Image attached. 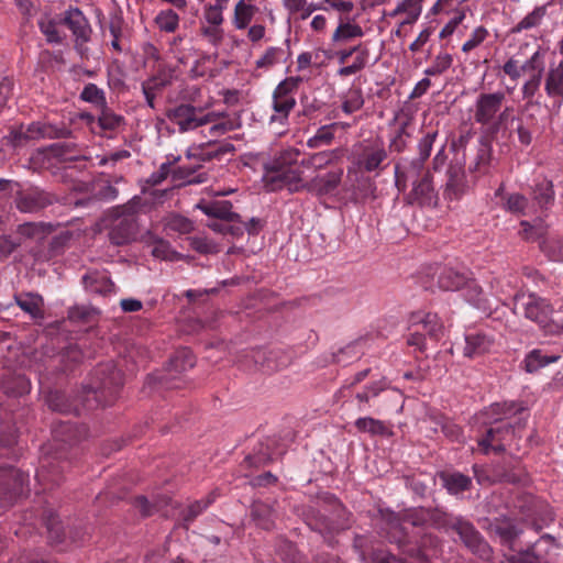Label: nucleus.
I'll return each mask as SVG.
<instances>
[{"label":"nucleus","instance_id":"f257e3e1","mask_svg":"<svg viewBox=\"0 0 563 563\" xmlns=\"http://www.w3.org/2000/svg\"><path fill=\"white\" fill-rule=\"evenodd\" d=\"M299 156V150L287 147L277 152L264 164L263 180L268 190L277 191L286 188L290 192L307 190L317 196H325L339 187L343 176L342 168L330 169L323 175L305 180L298 165Z\"/></svg>","mask_w":563,"mask_h":563},{"label":"nucleus","instance_id":"f03ea898","mask_svg":"<svg viewBox=\"0 0 563 563\" xmlns=\"http://www.w3.org/2000/svg\"><path fill=\"white\" fill-rule=\"evenodd\" d=\"M122 386L121 371L109 362L98 365L90 384L82 387L79 397L70 398L63 390L49 389L45 394V402L53 411L79 415L81 408L90 410L99 406L112 405Z\"/></svg>","mask_w":563,"mask_h":563},{"label":"nucleus","instance_id":"7ed1b4c3","mask_svg":"<svg viewBox=\"0 0 563 563\" xmlns=\"http://www.w3.org/2000/svg\"><path fill=\"white\" fill-rule=\"evenodd\" d=\"M380 514L388 528L390 542L397 543L408 558L398 560L394 554L379 550L374 552L372 563H429L421 550L410 543L406 531L407 526H438L443 522L444 514L438 509L423 507L410 508L401 512L380 510Z\"/></svg>","mask_w":563,"mask_h":563},{"label":"nucleus","instance_id":"20e7f679","mask_svg":"<svg viewBox=\"0 0 563 563\" xmlns=\"http://www.w3.org/2000/svg\"><path fill=\"white\" fill-rule=\"evenodd\" d=\"M199 93L200 88L192 86L185 97V102L166 110L167 119L177 126L179 133L210 125L209 135L219 137L241 126L239 117H231L224 111H209L211 102L196 106Z\"/></svg>","mask_w":563,"mask_h":563},{"label":"nucleus","instance_id":"39448f33","mask_svg":"<svg viewBox=\"0 0 563 563\" xmlns=\"http://www.w3.org/2000/svg\"><path fill=\"white\" fill-rule=\"evenodd\" d=\"M521 410L522 407L515 401L493 404L485 411L488 418V421H485L487 428L484 434L477 439L478 450L484 454L505 452L515 434L509 419Z\"/></svg>","mask_w":563,"mask_h":563},{"label":"nucleus","instance_id":"423d86ee","mask_svg":"<svg viewBox=\"0 0 563 563\" xmlns=\"http://www.w3.org/2000/svg\"><path fill=\"white\" fill-rule=\"evenodd\" d=\"M322 501L323 509L309 507L303 517L308 527L320 533L324 541L333 547L334 536L351 527L350 512L333 495L324 496Z\"/></svg>","mask_w":563,"mask_h":563},{"label":"nucleus","instance_id":"0eeeda50","mask_svg":"<svg viewBox=\"0 0 563 563\" xmlns=\"http://www.w3.org/2000/svg\"><path fill=\"white\" fill-rule=\"evenodd\" d=\"M506 95L503 91L481 92L474 102V121L486 129L490 137L506 130L514 121V107L504 106Z\"/></svg>","mask_w":563,"mask_h":563},{"label":"nucleus","instance_id":"6e6552de","mask_svg":"<svg viewBox=\"0 0 563 563\" xmlns=\"http://www.w3.org/2000/svg\"><path fill=\"white\" fill-rule=\"evenodd\" d=\"M60 25H65L71 31L75 37V46L80 54H84L86 43L90 41L91 26L87 18L78 9L67 10L62 18L42 19L38 22L41 32L45 35L47 42L60 44L65 38V34L59 30Z\"/></svg>","mask_w":563,"mask_h":563},{"label":"nucleus","instance_id":"1a4fd4ad","mask_svg":"<svg viewBox=\"0 0 563 563\" xmlns=\"http://www.w3.org/2000/svg\"><path fill=\"white\" fill-rule=\"evenodd\" d=\"M141 203L140 197H133L126 203L112 208L113 221L108 234L112 244L121 246L135 240L139 229L136 213Z\"/></svg>","mask_w":563,"mask_h":563},{"label":"nucleus","instance_id":"9d476101","mask_svg":"<svg viewBox=\"0 0 563 563\" xmlns=\"http://www.w3.org/2000/svg\"><path fill=\"white\" fill-rule=\"evenodd\" d=\"M388 153L380 140L361 142L353 146L352 165L361 173L379 175L387 166Z\"/></svg>","mask_w":563,"mask_h":563},{"label":"nucleus","instance_id":"9b49d317","mask_svg":"<svg viewBox=\"0 0 563 563\" xmlns=\"http://www.w3.org/2000/svg\"><path fill=\"white\" fill-rule=\"evenodd\" d=\"M443 323L437 313L427 311L411 312L408 318V330L410 331L407 343L422 351L426 346V334L439 340L443 334Z\"/></svg>","mask_w":563,"mask_h":563},{"label":"nucleus","instance_id":"f8f14e48","mask_svg":"<svg viewBox=\"0 0 563 563\" xmlns=\"http://www.w3.org/2000/svg\"><path fill=\"white\" fill-rule=\"evenodd\" d=\"M303 78L291 76L282 80L273 91L272 108L274 113L271 115V123L278 122L285 124L289 113L296 107L295 93L298 90Z\"/></svg>","mask_w":563,"mask_h":563},{"label":"nucleus","instance_id":"ddd939ff","mask_svg":"<svg viewBox=\"0 0 563 563\" xmlns=\"http://www.w3.org/2000/svg\"><path fill=\"white\" fill-rule=\"evenodd\" d=\"M29 476L12 466H0V515L24 494Z\"/></svg>","mask_w":563,"mask_h":563},{"label":"nucleus","instance_id":"4468645a","mask_svg":"<svg viewBox=\"0 0 563 563\" xmlns=\"http://www.w3.org/2000/svg\"><path fill=\"white\" fill-rule=\"evenodd\" d=\"M239 362L246 368L255 367L268 373L287 367L290 358L280 350L253 349L242 353Z\"/></svg>","mask_w":563,"mask_h":563},{"label":"nucleus","instance_id":"2eb2a0df","mask_svg":"<svg viewBox=\"0 0 563 563\" xmlns=\"http://www.w3.org/2000/svg\"><path fill=\"white\" fill-rule=\"evenodd\" d=\"M56 202L58 197L54 192L34 185L18 190L14 197L15 208L21 213L37 214Z\"/></svg>","mask_w":563,"mask_h":563},{"label":"nucleus","instance_id":"dca6fc26","mask_svg":"<svg viewBox=\"0 0 563 563\" xmlns=\"http://www.w3.org/2000/svg\"><path fill=\"white\" fill-rule=\"evenodd\" d=\"M525 68H530L529 78L521 86V96L526 101L523 110L528 111L533 106H540V102L533 100L540 90L542 78L545 70L544 54L537 49L526 62Z\"/></svg>","mask_w":563,"mask_h":563},{"label":"nucleus","instance_id":"f3484780","mask_svg":"<svg viewBox=\"0 0 563 563\" xmlns=\"http://www.w3.org/2000/svg\"><path fill=\"white\" fill-rule=\"evenodd\" d=\"M515 310L541 328L548 324L553 308L548 299L536 294H518L515 296Z\"/></svg>","mask_w":563,"mask_h":563},{"label":"nucleus","instance_id":"a211bd4d","mask_svg":"<svg viewBox=\"0 0 563 563\" xmlns=\"http://www.w3.org/2000/svg\"><path fill=\"white\" fill-rule=\"evenodd\" d=\"M417 173V179L412 181V189L406 196L408 205L420 207H435L439 195L433 185V176L430 169H422Z\"/></svg>","mask_w":563,"mask_h":563},{"label":"nucleus","instance_id":"6ab92c4d","mask_svg":"<svg viewBox=\"0 0 563 563\" xmlns=\"http://www.w3.org/2000/svg\"><path fill=\"white\" fill-rule=\"evenodd\" d=\"M452 529L472 553L482 560L490 559L493 553L490 545L470 521L456 518L452 523Z\"/></svg>","mask_w":563,"mask_h":563},{"label":"nucleus","instance_id":"aec40b11","mask_svg":"<svg viewBox=\"0 0 563 563\" xmlns=\"http://www.w3.org/2000/svg\"><path fill=\"white\" fill-rule=\"evenodd\" d=\"M66 465H68V462L63 460L62 455L57 453L55 455L45 453V455L41 457L35 478L38 485L43 487L44 492L62 483L63 472Z\"/></svg>","mask_w":563,"mask_h":563},{"label":"nucleus","instance_id":"412c9836","mask_svg":"<svg viewBox=\"0 0 563 563\" xmlns=\"http://www.w3.org/2000/svg\"><path fill=\"white\" fill-rule=\"evenodd\" d=\"M445 177L444 198L449 200L461 199L468 190L464 158L455 157L452 159L448 166Z\"/></svg>","mask_w":563,"mask_h":563},{"label":"nucleus","instance_id":"4be33fe9","mask_svg":"<svg viewBox=\"0 0 563 563\" xmlns=\"http://www.w3.org/2000/svg\"><path fill=\"white\" fill-rule=\"evenodd\" d=\"M544 91L551 101L550 112L558 114L563 104V60L549 67L544 75Z\"/></svg>","mask_w":563,"mask_h":563},{"label":"nucleus","instance_id":"5701e85b","mask_svg":"<svg viewBox=\"0 0 563 563\" xmlns=\"http://www.w3.org/2000/svg\"><path fill=\"white\" fill-rule=\"evenodd\" d=\"M553 545L554 539L550 534H544L527 550L508 556L507 561L508 563H547L545 556Z\"/></svg>","mask_w":563,"mask_h":563},{"label":"nucleus","instance_id":"b1692460","mask_svg":"<svg viewBox=\"0 0 563 563\" xmlns=\"http://www.w3.org/2000/svg\"><path fill=\"white\" fill-rule=\"evenodd\" d=\"M531 203L534 209L544 212L548 211L555 200L554 186L552 180L547 177L538 176L530 186Z\"/></svg>","mask_w":563,"mask_h":563},{"label":"nucleus","instance_id":"393cba45","mask_svg":"<svg viewBox=\"0 0 563 563\" xmlns=\"http://www.w3.org/2000/svg\"><path fill=\"white\" fill-rule=\"evenodd\" d=\"M495 347V338L492 333L476 330L466 333L464 356L474 358L489 353Z\"/></svg>","mask_w":563,"mask_h":563},{"label":"nucleus","instance_id":"a878e982","mask_svg":"<svg viewBox=\"0 0 563 563\" xmlns=\"http://www.w3.org/2000/svg\"><path fill=\"white\" fill-rule=\"evenodd\" d=\"M172 162L163 163L159 168L148 177L147 184L151 186H157L162 184L170 173L176 180H186L188 183L201 181L195 177L194 174L196 169L194 167L183 165L172 170Z\"/></svg>","mask_w":563,"mask_h":563},{"label":"nucleus","instance_id":"bb28decb","mask_svg":"<svg viewBox=\"0 0 563 563\" xmlns=\"http://www.w3.org/2000/svg\"><path fill=\"white\" fill-rule=\"evenodd\" d=\"M471 275L472 273L464 267L454 268L451 266H444L438 273L437 283L439 288L442 290L457 291L467 283V278Z\"/></svg>","mask_w":563,"mask_h":563},{"label":"nucleus","instance_id":"cd10ccee","mask_svg":"<svg viewBox=\"0 0 563 563\" xmlns=\"http://www.w3.org/2000/svg\"><path fill=\"white\" fill-rule=\"evenodd\" d=\"M426 0H402L395 9L385 13L386 16L395 19L404 15L399 20L400 26L413 25L422 13L423 2Z\"/></svg>","mask_w":563,"mask_h":563},{"label":"nucleus","instance_id":"c85d7f7f","mask_svg":"<svg viewBox=\"0 0 563 563\" xmlns=\"http://www.w3.org/2000/svg\"><path fill=\"white\" fill-rule=\"evenodd\" d=\"M197 209L201 210L208 217L217 220L241 221L240 214L232 211V203L228 200L200 201Z\"/></svg>","mask_w":563,"mask_h":563},{"label":"nucleus","instance_id":"c756f323","mask_svg":"<svg viewBox=\"0 0 563 563\" xmlns=\"http://www.w3.org/2000/svg\"><path fill=\"white\" fill-rule=\"evenodd\" d=\"M234 150L232 143L209 141L192 148L191 155L200 161L210 162L221 159L225 154L232 153Z\"/></svg>","mask_w":563,"mask_h":563},{"label":"nucleus","instance_id":"7c9ffc66","mask_svg":"<svg viewBox=\"0 0 563 563\" xmlns=\"http://www.w3.org/2000/svg\"><path fill=\"white\" fill-rule=\"evenodd\" d=\"M341 157V150H329V151H321L318 153H313L309 155L308 157H303L300 159V156L298 157V165L300 166V170L303 172V168L313 169L314 172L321 170L335 161L340 159Z\"/></svg>","mask_w":563,"mask_h":563},{"label":"nucleus","instance_id":"2f4dec72","mask_svg":"<svg viewBox=\"0 0 563 563\" xmlns=\"http://www.w3.org/2000/svg\"><path fill=\"white\" fill-rule=\"evenodd\" d=\"M15 303L33 319L44 317V299L35 292H23L14 295Z\"/></svg>","mask_w":563,"mask_h":563},{"label":"nucleus","instance_id":"473e14b6","mask_svg":"<svg viewBox=\"0 0 563 563\" xmlns=\"http://www.w3.org/2000/svg\"><path fill=\"white\" fill-rule=\"evenodd\" d=\"M493 159V146L485 139H481L474 162L468 166L471 174L487 175Z\"/></svg>","mask_w":563,"mask_h":563},{"label":"nucleus","instance_id":"72a5a7b5","mask_svg":"<svg viewBox=\"0 0 563 563\" xmlns=\"http://www.w3.org/2000/svg\"><path fill=\"white\" fill-rule=\"evenodd\" d=\"M173 79L174 69L161 64L155 71L142 82V88L159 93L172 85Z\"/></svg>","mask_w":563,"mask_h":563},{"label":"nucleus","instance_id":"f704fd0d","mask_svg":"<svg viewBox=\"0 0 563 563\" xmlns=\"http://www.w3.org/2000/svg\"><path fill=\"white\" fill-rule=\"evenodd\" d=\"M41 520L47 529L49 542L54 545L64 543L66 539L64 527L62 526L54 511L49 508L43 509L41 514Z\"/></svg>","mask_w":563,"mask_h":563},{"label":"nucleus","instance_id":"c9c22d12","mask_svg":"<svg viewBox=\"0 0 563 563\" xmlns=\"http://www.w3.org/2000/svg\"><path fill=\"white\" fill-rule=\"evenodd\" d=\"M218 496L217 490H213L205 498L191 503L186 509H184L180 512V519L184 527L187 529L198 516H200L216 501Z\"/></svg>","mask_w":563,"mask_h":563},{"label":"nucleus","instance_id":"e433bc0d","mask_svg":"<svg viewBox=\"0 0 563 563\" xmlns=\"http://www.w3.org/2000/svg\"><path fill=\"white\" fill-rule=\"evenodd\" d=\"M492 531L500 538L503 544L509 545L511 550H514L512 543L522 533L518 525L510 519L496 520L492 523Z\"/></svg>","mask_w":563,"mask_h":563},{"label":"nucleus","instance_id":"4c0bfd02","mask_svg":"<svg viewBox=\"0 0 563 563\" xmlns=\"http://www.w3.org/2000/svg\"><path fill=\"white\" fill-rule=\"evenodd\" d=\"M3 391L11 397H21L31 390V382L24 375L10 374L1 382Z\"/></svg>","mask_w":563,"mask_h":563},{"label":"nucleus","instance_id":"58836bf2","mask_svg":"<svg viewBox=\"0 0 563 563\" xmlns=\"http://www.w3.org/2000/svg\"><path fill=\"white\" fill-rule=\"evenodd\" d=\"M440 479L442 485L452 495L468 490L472 486L471 477L460 472H442L440 474Z\"/></svg>","mask_w":563,"mask_h":563},{"label":"nucleus","instance_id":"ea45409f","mask_svg":"<svg viewBox=\"0 0 563 563\" xmlns=\"http://www.w3.org/2000/svg\"><path fill=\"white\" fill-rule=\"evenodd\" d=\"M503 208L516 216H528L534 210L529 199L519 192L508 194L503 197Z\"/></svg>","mask_w":563,"mask_h":563},{"label":"nucleus","instance_id":"a19ab883","mask_svg":"<svg viewBox=\"0 0 563 563\" xmlns=\"http://www.w3.org/2000/svg\"><path fill=\"white\" fill-rule=\"evenodd\" d=\"M257 11L258 8L254 4L240 0L234 5L232 25L236 30H246Z\"/></svg>","mask_w":563,"mask_h":563},{"label":"nucleus","instance_id":"79ce46f5","mask_svg":"<svg viewBox=\"0 0 563 563\" xmlns=\"http://www.w3.org/2000/svg\"><path fill=\"white\" fill-rule=\"evenodd\" d=\"M461 291L463 292L465 300L472 306L484 310L487 308V298L483 288L473 278V274L467 278V283L463 285Z\"/></svg>","mask_w":563,"mask_h":563},{"label":"nucleus","instance_id":"37998d69","mask_svg":"<svg viewBox=\"0 0 563 563\" xmlns=\"http://www.w3.org/2000/svg\"><path fill=\"white\" fill-rule=\"evenodd\" d=\"M339 126L346 128L349 124L334 122L331 124L320 126L316 134L308 139L307 146L309 148H318L320 146L330 145L334 139L335 131Z\"/></svg>","mask_w":563,"mask_h":563},{"label":"nucleus","instance_id":"c03bdc74","mask_svg":"<svg viewBox=\"0 0 563 563\" xmlns=\"http://www.w3.org/2000/svg\"><path fill=\"white\" fill-rule=\"evenodd\" d=\"M438 136V131H431L424 134V136L419 141L418 150L419 157L413 159L410 163V167L415 172H420L424 168L426 161L430 157L433 143Z\"/></svg>","mask_w":563,"mask_h":563},{"label":"nucleus","instance_id":"a18cd8bd","mask_svg":"<svg viewBox=\"0 0 563 563\" xmlns=\"http://www.w3.org/2000/svg\"><path fill=\"white\" fill-rule=\"evenodd\" d=\"M560 360L559 355H547L540 349L530 351L523 360V368L528 373H536L540 368L555 363Z\"/></svg>","mask_w":563,"mask_h":563},{"label":"nucleus","instance_id":"49530a36","mask_svg":"<svg viewBox=\"0 0 563 563\" xmlns=\"http://www.w3.org/2000/svg\"><path fill=\"white\" fill-rule=\"evenodd\" d=\"M125 124L123 115L115 113L107 104L100 108L98 125L104 132H117Z\"/></svg>","mask_w":563,"mask_h":563},{"label":"nucleus","instance_id":"de8ad7c7","mask_svg":"<svg viewBox=\"0 0 563 563\" xmlns=\"http://www.w3.org/2000/svg\"><path fill=\"white\" fill-rule=\"evenodd\" d=\"M179 14L173 9L161 10L154 18V23L161 32L175 33L179 27Z\"/></svg>","mask_w":563,"mask_h":563},{"label":"nucleus","instance_id":"09e8293b","mask_svg":"<svg viewBox=\"0 0 563 563\" xmlns=\"http://www.w3.org/2000/svg\"><path fill=\"white\" fill-rule=\"evenodd\" d=\"M145 242L152 246L151 253L156 258L174 261L177 257V253L172 249L170 244L161 238L150 234Z\"/></svg>","mask_w":563,"mask_h":563},{"label":"nucleus","instance_id":"8fccbe9b","mask_svg":"<svg viewBox=\"0 0 563 563\" xmlns=\"http://www.w3.org/2000/svg\"><path fill=\"white\" fill-rule=\"evenodd\" d=\"M356 47H357V51L354 52V54H355L354 62L351 65L341 67L338 70L339 76L347 77V76L354 75V74L361 71L363 68H365V66L368 62L369 52L362 44L356 45Z\"/></svg>","mask_w":563,"mask_h":563},{"label":"nucleus","instance_id":"3c124183","mask_svg":"<svg viewBox=\"0 0 563 563\" xmlns=\"http://www.w3.org/2000/svg\"><path fill=\"white\" fill-rule=\"evenodd\" d=\"M545 14L547 5L536 7L530 13H528L520 22H518L511 29V33L516 34L539 26Z\"/></svg>","mask_w":563,"mask_h":563},{"label":"nucleus","instance_id":"603ef678","mask_svg":"<svg viewBox=\"0 0 563 563\" xmlns=\"http://www.w3.org/2000/svg\"><path fill=\"white\" fill-rule=\"evenodd\" d=\"M41 134L42 131L38 124L32 123L25 130L22 126L18 130H12L8 139L14 147H19L24 145L29 140L35 139Z\"/></svg>","mask_w":563,"mask_h":563},{"label":"nucleus","instance_id":"864d4df0","mask_svg":"<svg viewBox=\"0 0 563 563\" xmlns=\"http://www.w3.org/2000/svg\"><path fill=\"white\" fill-rule=\"evenodd\" d=\"M364 34L363 29L355 23L342 22L338 25L332 34V41L346 42L352 38L362 37Z\"/></svg>","mask_w":563,"mask_h":563},{"label":"nucleus","instance_id":"5fc2aeb1","mask_svg":"<svg viewBox=\"0 0 563 563\" xmlns=\"http://www.w3.org/2000/svg\"><path fill=\"white\" fill-rule=\"evenodd\" d=\"M453 56L448 52H439L432 60V64L424 69L426 76H440L452 67Z\"/></svg>","mask_w":563,"mask_h":563},{"label":"nucleus","instance_id":"6e6d98bb","mask_svg":"<svg viewBox=\"0 0 563 563\" xmlns=\"http://www.w3.org/2000/svg\"><path fill=\"white\" fill-rule=\"evenodd\" d=\"M364 106V98L361 88H350L343 97L342 111L345 114H352L361 110Z\"/></svg>","mask_w":563,"mask_h":563},{"label":"nucleus","instance_id":"4d7b16f0","mask_svg":"<svg viewBox=\"0 0 563 563\" xmlns=\"http://www.w3.org/2000/svg\"><path fill=\"white\" fill-rule=\"evenodd\" d=\"M538 120L533 114H528L526 122L520 119L516 128L518 140L521 145L529 146L532 143V130L537 125Z\"/></svg>","mask_w":563,"mask_h":563},{"label":"nucleus","instance_id":"13d9d810","mask_svg":"<svg viewBox=\"0 0 563 563\" xmlns=\"http://www.w3.org/2000/svg\"><path fill=\"white\" fill-rule=\"evenodd\" d=\"M80 99L99 108L107 104L104 91L92 82H89L84 87L80 92Z\"/></svg>","mask_w":563,"mask_h":563},{"label":"nucleus","instance_id":"bf43d9fd","mask_svg":"<svg viewBox=\"0 0 563 563\" xmlns=\"http://www.w3.org/2000/svg\"><path fill=\"white\" fill-rule=\"evenodd\" d=\"M196 358L189 349H181L170 358V367L175 372H184L194 367Z\"/></svg>","mask_w":563,"mask_h":563},{"label":"nucleus","instance_id":"052dcab7","mask_svg":"<svg viewBox=\"0 0 563 563\" xmlns=\"http://www.w3.org/2000/svg\"><path fill=\"white\" fill-rule=\"evenodd\" d=\"M385 388L386 384L382 380L365 386L364 389L355 396L358 401V410L364 411L365 405L368 404L369 399L377 397Z\"/></svg>","mask_w":563,"mask_h":563},{"label":"nucleus","instance_id":"680f3d73","mask_svg":"<svg viewBox=\"0 0 563 563\" xmlns=\"http://www.w3.org/2000/svg\"><path fill=\"white\" fill-rule=\"evenodd\" d=\"M543 253L554 262H563V241L560 238H548L541 244Z\"/></svg>","mask_w":563,"mask_h":563},{"label":"nucleus","instance_id":"e2e57ef3","mask_svg":"<svg viewBox=\"0 0 563 563\" xmlns=\"http://www.w3.org/2000/svg\"><path fill=\"white\" fill-rule=\"evenodd\" d=\"M285 57V51L282 47L271 46L263 56L256 60L257 68H269L280 63Z\"/></svg>","mask_w":563,"mask_h":563},{"label":"nucleus","instance_id":"0e129e2a","mask_svg":"<svg viewBox=\"0 0 563 563\" xmlns=\"http://www.w3.org/2000/svg\"><path fill=\"white\" fill-rule=\"evenodd\" d=\"M252 516L260 527L268 530L273 526L272 509L263 503H254Z\"/></svg>","mask_w":563,"mask_h":563},{"label":"nucleus","instance_id":"69168bd1","mask_svg":"<svg viewBox=\"0 0 563 563\" xmlns=\"http://www.w3.org/2000/svg\"><path fill=\"white\" fill-rule=\"evenodd\" d=\"M355 427L358 431L368 432L373 435H382L386 432L384 422L371 417L358 418L355 421Z\"/></svg>","mask_w":563,"mask_h":563},{"label":"nucleus","instance_id":"338daca9","mask_svg":"<svg viewBox=\"0 0 563 563\" xmlns=\"http://www.w3.org/2000/svg\"><path fill=\"white\" fill-rule=\"evenodd\" d=\"M60 362L64 363L63 371L68 372L73 366L81 362L84 354L77 344H70L60 354Z\"/></svg>","mask_w":563,"mask_h":563},{"label":"nucleus","instance_id":"774afa93","mask_svg":"<svg viewBox=\"0 0 563 563\" xmlns=\"http://www.w3.org/2000/svg\"><path fill=\"white\" fill-rule=\"evenodd\" d=\"M229 0H216V4H209L205 8V19L210 25L220 26L223 22L222 11Z\"/></svg>","mask_w":563,"mask_h":563}]
</instances>
